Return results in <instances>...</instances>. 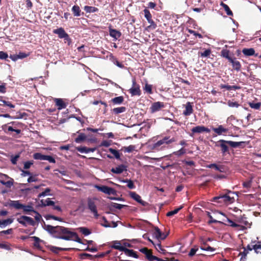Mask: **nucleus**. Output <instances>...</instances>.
<instances>
[{
  "label": "nucleus",
  "instance_id": "f257e3e1",
  "mask_svg": "<svg viewBox=\"0 0 261 261\" xmlns=\"http://www.w3.org/2000/svg\"><path fill=\"white\" fill-rule=\"evenodd\" d=\"M245 142H233L232 141H226L221 139L215 142V146L220 147L223 155H225L227 153H229V147L231 146L233 148L241 147L242 148L245 146Z\"/></svg>",
  "mask_w": 261,
  "mask_h": 261
},
{
  "label": "nucleus",
  "instance_id": "f03ea898",
  "mask_svg": "<svg viewBox=\"0 0 261 261\" xmlns=\"http://www.w3.org/2000/svg\"><path fill=\"white\" fill-rule=\"evenodd\" d=\"M233 194L234 193L230 191H227L226 193L221 194L218 196L213 197L212 201L225 204L232 203L234 201V198L233 196H231V194Z\"/></svg>",
  "mask_w": 261,
  "mask_h": 261
},
{
  "label": "nucleus",
  "instance_id": "7ed1b4c3",
  "mask_svg": "<svg viewBox=\"0 0 261 261\" xmlns=\"http://www.w3.org/2000/svg\"><path fill=\"white\" fill-rule=\"evenodd\" d=\"M73 235H75V232L71 231L70 228L60 226L58 233L55 236V237L66 241H71L73 239Z\"/></svg>",
  "mask_w": 261,
  "mask_h": 261
},
{
  "label": "nucleus",
  "instance_id": "20e7f679",
  "mask_svg": "<svg viewBox=\"0 0 261 261\" xmlns=\"http://www.w3.org/2000/svg\"><path fill=\"white\" fill-rule=\"evenodd\" d=\"M176 141L174 138H171L169 136H165L163 139L159 140L154 143L151 148L154 150H160L166 147V145H169Z\"/></svg>",
  "mask_w": 261,
  "mask_h": 261
},
{
  "label": "nucleus",
  "instance_id": "39448f33",
  "mask_svg": "<svg viewBox=\"0 0 261 261\" xmlns=\"http://www.w3.org/2000/svg\"><path fill=\"white\" fill-rule=\"evenodd\" d=\"M8 205L16 210L22 209L24 213L28 214L29 212H34V207L31 205H24L20 203L19 200H10Z\"/></svg>",
  "mask_w": 261,
  "mask_h": 261
},
{
  "label": "nucleus",
  "instance_id": "423d86ee",
  "mask_svg": "<svg viewBox=\"0 0 261 261\" xmlns=\"http://www.w3.org/2000/svg\"><path fill=\"white\" fill-rule=\"evenodd\" d=\"M97 200V199L96 198L88 197L87 198L88 208L90 210L91 213L93 214L94 217L96 219H97L99 217V214H98L97 206L95 202V201Z\"/></svg>",
  "mask_w": 261,
  "mask_h": 261
},
{
  "label": "nucleus",
  "instance_id": "0eeeda50",
  "mask_svg": "<svg viewBox=\"0 0 261 261\" xmlns=\"http://www.w3.org/2000/svg\"><path fill=\"white\" fill-rule=\"evenodd\" d=\"M95 188L99 191H100L109 195H117L116 190L113 188L109 187L107 186H99L97 185H95Z\"/></svg>",
  "mask_w": 261,
  "mask_h": 261
},
{
  "label": "nucleus",
  "instance_id": "6e6552de",
  "mask_svg": "<svg viewBox=\"0 0 261 261\" xmlns=\"http://www.w3.org/2000/svg\"><path fill=\"white\" fill-rule=\"evenodd\" d=\"M129 93L132 96H140L141 95V91L140 90V86L136 83L135 79L132 80V87L128 90Z\"/></svg>",
  "mask_w": 261,
  "mask_h": 261
},
{
  "label": "nucleus",
  "instance_id": "1a4fd4ad",
  "mask_svg": "<svg viewBox=\"0 0 261 261\" xmlns=\"http://www.w3.org/2000/svg\"><path fill=\"white\" fill-rule=\"evenodd\" d=\"M129 194L132 198L137 201L142 205L145 206L148 205V202L142 200L141 196L135 192H130Z\"/></svg>",
  "mask_w": 261,
  "mask_h": 261
},
{
  "label": "nucleus",
  "instance_id": "9d476101",
  "mask_svg": "<svg viewBox=\"0 0 261 261\" xmlns=\"http://www.w3.org/2000/svg\"><path fill=\"white\" fill-rule=\"evenodd\" d=\"M221 224H223L225 225H227L229 226H231L232 227H237L239 229H241L243 226L240 224H238L231 220L229 219V218L226 217L225 219H223V221H222V223Z\"/></svg>",
  "mask_w": 261,
  "mask_h": 261
},
{
  "label": "nucleus",
  "instance_id": "9b49d317",
  "mask_svg": "<svg viewBox=\"0 0 261 261\" xmlns=\"http://www.w3.org/2000/svg\"><path fill=\"white\" fill-rule=\"evenodd\" d=\"M164 102L158 101L153 103L150 109L151 113H154L160 111L162 108H164Z\"/></svg>",
  "mask_w": 261,
  "mask_h": 261
},
{
  "label": "nucleus",
  "instance_id": "f8f14e48",
  "mask_svg": "<svg viewBox=\"0 0 261 261\" xmlns=\"http://www.w3.org/2000/svg\"><path fill=\"white\" fill-rule=\"evenodd\" d=\"M228 61L231 64L232 67L234 70L237 71L241 70L242 67L241 64L235 57H232Z\"/></svg>",
  "mask_w": 261,
  "mask_h": 261
},
{
  "label": "nucleus",
  "instance_id": "ddd939ff",
  "mask_svg": "<svg viewBox=\"0 0 261 261\" xmlns=\"http://www.w3.org/2000/svg\"><path fill=\"white\" fill-rule=\"evenodd\" d=\"M191 131L193 134L201 133L203 132L210 133V129L204 126L198 125L193 127L192 129H191Z\"/></svg>",
  "mask_w": 261,
  "mask_h": 261
},
{
  "label": "nucleus",
  "instance_id": "4468645a",
  "mask_svg": "<svg viewBox=\"0 0 261 261\" xmlns=\"http://www.w3.org/2000/svg\"><path fill=\"white\" fill-rule=\"evenodd\" d=\"M60 226H53L50 225H45L44 229L51 234H54V236L57 235L59 228Z\"/></svg>",
  "mask_w": 261,
  "mask_h": 261
},
{
  "label": "nucleus",
  "instance_id": "2eb2a0df",
  "mask_svg": "<svg viewBox=\"0 0 261 261\" xmlns=\"http://www.w3.org/2000/svg\"><path fill=\"white\" fill-rule=\"evenodd\" d=\"M140 251L145 255L146 258L149 261H152V258L154 255L152 254V253L151 250H149L147 248L144 247L140 249Z\"/></svg>",
  "mask_w": 261,
  "mask_h": 261
},
{
  "label": "nucleus",
  "instance_id": "dca6fc26",
  "mask_svg": "<svg viewBox=\"0 0 261 261\" xmlns=\"http://www.w3.org/2000/svg\"><path fill=\"white\" fill-rule=\"evenodd\" d=\"M242 53L246 57L254 56H258V54H255V50L253 48H244L242 49Z\"/></svg>",
  "mask_w": 261,
  "mask_h": 261
},
{
  "label": "nucleus",
  "instance_id": "f3484780",
  "mask_svg": "<svg viewBox=\"0 0 261 261\" xmlns=\"http://www.w3.org/2000/svg\"><path fill=\"white\" fill-rule=\"evenodd\" d=\"M109 34L111 37L113 38L115 40H117L121 36V33L116 29L109 28Z\"/></svg>",
  "mask_w": 261,
  "mask_h": 261
},
{
  "label": "nucleus",
  "instance_id": "a211bd4d",
  "mask_svg": "<svg viewBox=\"0 0 261 261\" xmlns=\"http://www.w3.org/2000/svg\"><path fill=\"white\" fill-rule=\"evenodd\" d=\"M185 110L183 112V114L186 116H189L192 114L193 112V106L190 102H187L186 107Z\"/></svg>",
  "mask_w": 261,
  "mask_h": 261
},
{
  "label": "nucleus",
  "instance_id": "6ab92c4d",
  "mask_svg": "<svg viewBox=\"0 0 261 261\" xmlns=\"http://www.w3.org/2000/svg\"><path fill=\"white\" fill-rule=\"evenodd\" d=\"M125 170H126V166L122 164L116 167L115 168H112L111 171L114 173L121 174Z\"/></svg>",
  "mask_w": 261,
  "mask_h": 261
},
{
  "label": "nucleus",
  "instance_id": "aec40b11",
  "mask_svg": "<svg viewBox=\"0 0 261 261\" xmlns=\"http://www.w3.org/2000/svg\"><path fill=\"white\" fill-rule=\"evenodd\" d=\"M54 34H57L59 38L62 39L63 37L66 36L67 34L63 28H59L57 29H55L53 31Z\"/></svg>",
  "mask_w": 261,
  "mask_h": 261
},
{
  "label": "nucleus",
  "instance_id": "412c9836",
  "mask_svg": "<svg viewBox=\"0 0 261 261\" xmlns=\"http://www.w3.org/2000/svg\"><path fill=\"white\" fill-rule=\"evenodd\" d=\"M213 130L218 135H222L228 132V129L224 128L223 125H220L218 127L213 128Z\"/></svg>",
  "mask_w": 261,
  "mask_h": 261
},
{
  "label": "nucleus",
  "instance_id": "4be33fe9",
  "mask_svg": "<svg viewBox=\"0 0 261 261\" xmlns=\"http://www.w3.org/2000/svg\"><path fill=\"white\" fill-rule=\"evenodd\" d=\"M122 251L124 252L125 255L128 256L133 257L135 258H138L139 257V256L137 254L136 252L134 250L129 249L124 247Z\"/></svg>",
  "mask_w": 261,
  "mask_h": 261
},
{
  "label": "nucleus",
  "instance_id": "5701e85b",
  "mask_svg": "<svg viewBox=\"0 0 261 261\" xmlns=\"http://www.w3.org/2000/svg\"><path fill=\"white\" fill-rule=\"evenodd\" d=\"M112 248L122 251L124 246H121V243L119 241H114L112 242V245L111 246Z\"/></svg>",
  "mask_w": 261,
  "mask_h": 261
},
{
  "label": "nucleus",
  "instance_id": "b1692460",
  "mask_svg": "<svg viewBox=\"0 0 261 261\" xmlns=\"http://www.w3.org/2000/svg\"><path fill=\"white\" fill-rule=\"evenodd\" d=\"M55 202L51 200L50 198H47L45 200L41 199L39 205L41 207H45L46 206L54 205Z\"/></svg>",
  "mask_w": 261,
  "mask_h": 261
},
{
  "label": "nucleus",
  "instance_id": "393cba45",
  "mask_svg": "<svg viewBox=\"0 0 261 261\" xmlns=\"http://www.w3.org/2000/svg\"><path fill=\"white\" fill-rule=\"evenodd\" d=\"M219 87L221 89H226L227 90H239L241 88V87L239 86L233 85V86H229L224 84H221L219 86Z\"/></svg>",
  "mask_w": 261,
  "mask_h": 261
},
{
  "label": "nucleus",
  "instance_id": "a878e982",
  "mask_svg": "<svg viewBox=\"0 0 261 261\" xmlns=\"http://www.w3.org/2000/svg\"><path fill=\"white\" fill-rule=\"evenodd\" d=\"M55 102L59 110L64 109L66 107V105L64 101L61 98H55Z\"/></svg>",
  "mask_w": 261,
  "mask_h": 261
},
{
  "label": "nucleus",
  "instance_id": "bb28decb",
  "mask_svg": "<svg viewBox=\"0 0 261 261\" xmlns=\"http://www.w3.org/2000/svg\"><path fill=\"white\" fill-rule=\"evenodd\" d=\"M153 236L158 240H164L165 239V237L162 236V231L158 227H155L154 229V231L153 233Z\"/></svg>",
  "mask_w": 261,
  "mask_h": 261
},
{
  "label": "nucleus",
  "instance_id": "cd10ccee",
  "mask_svg": "<svg viewBox=\"0 0 261 261\" xmlns=\"http://www.w3.org/2000/svg\"><path fill=\"white\" fill-rule=\"evenodd\" d=\"M71 10L74 16L77 17L81 16V14H84V12L81 13L80 7L77 5H74L72 8Z\"/></svg>",
  "mask_w": 261,
  "mask_h": 261
},
{
  "label": "nucleus",
  "instance_id": "c85d7f7f",
  "mask_svg": "<svg viewBox=\"0 0 261 261\" xmlns=\"http://www.w3.org/2000/svg\"><path fill=\"white\" fill-rule=\"evenodd\" d=\"M79 135L75 139V142L76 143H80L86 140L87 136L84 133H80L79 131L77 132Z\"/></svg>",
  "mask_w": 261,
  "mask_h": 261
},
{
  "label": "nucleus",
  "instance_id": "c756f323",
  "mask_svg": "<svg viewBox=\"0 0 261 261\" xmlns=\"http://www.w3.org/2000/svg\"><path fill=\"white\" fill-rule=\"evenodd\" d=\"M114 105H120L124 101V97L122 96L114 97L111 100Z\"/></svg>",
  "mask_w": 261,
  "mask_h": 261
},
{
  "label": "nucleus",
  "instance_id": "7c9ffc66",
  "mask_svg": "<svg viewBox=\"0 0 261 261\" xmlns=\"http://www.w3.org/2000/svg\"><path fill=\"white\" fill-rule=\"evenodd\" d=\"M221 56L228 60V61L232 57L230 56V51L226 49H222L220 52Z\"/></svg>",
  "mask_w": 261,
  "mask_h": 261
},
{
  "label": "nucleus",
  "instance_id": "2f4dec72",
  "mask_svg": "<svg viewBox=\"0 0 261 261\" xmlns=\"http://www.w3.org/2000/svg\"><path fill=\"white\" fill-rule=\"evenodd\" d=\"M70 248H60L56 246H50V250L55 253H58L60 251H67L70 250Z\"/></svg>",
  "mask_w": 261,
  "mask_h": 261
},
{
  "label": "nucleus",
  "instance_id": "473e14b6",
  "mask_svg": "<svg viewBox=\"0 0 261 261\" xmlns=\"http://www.w3.org/2000/svg\"><path fill=\"white\" fill-rule=\"evenodd\" d=\"M126 109L125 107H121L114 108L112 110V113L115 115H118L119 114L124 112Z\"/></svg>",
  "mask_w": 261,
  "mask_h": 261
},
{
  "label": "nucleus",
  "instance_id": "72a5a7b5",
  "mask_svg": "<svg viewBox=\"0 0 261 261\" xmlns=\"http://www.w3.org/2000/svg\"><path fill=\"white\" fill-rule=\"evenodd\" d=\"M31 238L34 241V246L37 249H40L41 246L40 243L42 241L36 236L32 237Z\"/></svg>",
  "mask_w": 261,
  "mask_h": 261
},
{
  "label": "nucleus",
  "instance_id": "f704fd0d",
  "mask_svg": "<svg viewBox=\"0 0 261 261\" xmlns=\"http://www.w3.org/2000/svg\"><path fill=\"white\" fill-rule=\"evenodd\" d=\"M136 146L133 145H130L127 147H123L122 150L125 152H132L136 150Z\"/></svg>",
  "mask_w": 261,
  "mask_h": 261
},
{
  "label": "nucleus",
  "instance_id": "c9c22d12",
  "mask_svg": "<svg viewBox=\"0 0 261 261\" xmlns=\"http://www.w3.org/2000/svg\"><path fill=\"white\" fill-rule=\"evenodd\" d=\"M77 229L84 236H88L91 233V230L87 227H81Z\"/></svg>",
  "mask_w": 261,
  "mask_h": 261
},
{
  "label": "nucleus",
  "instance_id": "e433bc0d",
  "mask_svg": "<svg viewBox=\"0 0 261 261\" xmlns=\"http://www.w3.org/2000/svg\"><path fill=\"white\" fill-rule=\"evenodd\" d=\"M84 10L87 13H93L97 12L98 9L97 8L95 7L86 6L84 7Z\"/></svg>",
  "mask_w": 261,
  "mask_h": 261
},
{
  "label": "nucleus",
  "instance_id": "4c0bfd02",
  "mask_svg": "<svg viewBox=\"0 0 261 261\" xmlns=\"http://www.w3.org/2000/svg\"><path fill=\"white\" fill-rule=\"evenodd\" d=\"M22 218L25 221L26 223H28L32 226L35 225V222L32 218L26 216H22Z\"/></svg>",
  "mask_w": 261,
  "mask_h": 261
},
{
  "label": "nucleus",
  "instance_id": "58836bf2",
  "mask_svg": "<svg viewBox=\"0 0 261 261\" xmlns=\"http://www.w3.org/2000/svg\"><path fill=\"white\" fill-rule=\"evenodd\" d=\"M221 6L223 8V9H224L226 14L228 15H229V16L233 15L232 12L231 11V10L230 9L229 7H228V6L227 5L222 2L221 4Z\"/></svg>",
  "mask_w": 261,
  "mask_h": 261
},
{
  "label": "nucleus",
  "instance_id": "ea45409f",
  "mask_svg": "<svg viewBox=\"0 0 261 261\" xmlns=\"http://www.w3.org/2000/svg\"><path fill=\"white\" fill-rule=\"evenodd\" d=\"M122 182H127V187L130 189H134L135 188V186L134 184V182L131 179H123L121 180Z\"/></svg>",
  "mask_w": 261,
  "mask_h": 261
},
{
  "label": "nucleus",
  "instance_id": "a19ab883",
  "mask_svg": "<svg viewBox=\"0 0 261 261\" xmlns=\"http://www.w3.org/2000/svg\"><path fill=\"white\" fill-rule=\"evenodd\" d=\"M212 53L211 49H205L203 52H199L198 53L199 56L201 57H206L208 58Z\"/></svg>",
  "mask_w": 261,
  "mask_h": 261
},
{
  "label": "nucleus",
  "instance_id": "79ce46f5",
  "mask_svg": "<svg viewBox=\"0 0 261 261\" xmlns=\"http://www.w3.org/2000/svg\"><path fill=\"white\" fill-rule=\"evenodd\" d=\"M154 246L158 251L163 254H166L167 251L165 249L162 248L161 243H158L156 245L154 244Z\"/></svg>",
  "mask_w": 261,
  "mask_h": 261
},
{
  "label": "nucleus",
  "instance_id": "37998d69",
  "mask_svg": "<svg viewBox=\"0 0 261 261\" xmlns=\"http://www.w3.org/2000/svg\"><path fill=\"white\" fill-rule=\"evenodd\" d=\"M144 90L148 94H152V86L151 85L146 83L144 87L143 88Z\"/></svg>",
  "mask_w": 261,
  "mask_h": 261
},
{
  "label": "nucleus",
  "instance_id": "c03bdc74",
  "mask_svg": "<svg viewBox=\"0 0 261 261\" xmlns=\"http://www.w3.org/2000/svg\"><path fill=\"white\" fill-rule=\"evenodd\" d=\"M0 182L7 188H11L13 185V179L11 178V180L7 181H5L3 180H0Z\"/></svg>",
  "mask_w": 261,
  "mask_h": 261
},
{
  "label": "nucleus",
  "instance_id": "a18cd8bd",
  "mask_svg": "<svg viewBox=\"0 0 261 261\" xmlns=\"http://www.w3.org/2000/svg\"><path fill=\"white\" fill-rule=\"evenodd\" d=\"M249 107L255 110H259L261 106V102L257 103H253V102H249L248 103Z\"/></svg>",
  "mask_w": 261,
  "mask_h": 261
},
{
  "label": "nucleus",
  "instance_id": "49530a36",
  "mask_svg": "<svg viewBox=\"0 0 261 261\" xmlns=\"http://www.w3.org/2000/svg\"><path fill=\"white\" fill-rule=\"evenodd\" d=\"M45 155L41 154L39 152L35 153L33 154V158L38 160H44Z\"/></svg>",
  "mask_w": 261,
  "mask_h": 261
},
{
  "label": "nucleus",
  "instance_id": "de8ad7c7",
  "mask_svg": "<svg viewBox=\"0 0 261 261\" xmlns=\"http://www.w3.org/2000/svg\"><path fill=\"white\" fill-rule=\"evenodd\" d=\"M182 208V206H180L179 207H178L176 209H175L173 211H170L168 212L166 214V216L168 217H171L175 214H177L181 208Z\"/></svg>",
  "mask_w": 261,
  "mask_h": 261
},
{
  "label": "nucleus",
  "instance_id": "09e8293b",
  "mask_svg": "<svg viewBox=\"0 0 261 261\" xmlns=\"http://www.w3.org/2000/svg\"><path fill=\"white\" fill-rule=\"evenodd\" d=\"M147 21L150 23V25L147 27L148 29L154 30L156 28L157 25L152 18L148 20Z\"/></svg>",
  "mask_w": 261,
  "mask_h": 261
},
{
  "label": "nucleus",
  "instance_id": "8fccbe9b",
  "mask_svg": "<svg viewBox=\"0 0 261 261\" xmlns=\"http://www.w3.org/2000/svg\"><path fill=\"white\" fill-rule=\"evenodd\" d=\"M227 105L229 107L232 108H238L240 107V105L237 101H232L230 100H228Z\"/></svg>",
  "mask_w": 261,
  "mask_h": 261
},
{
  "label": "nucleus",
  "instance_id": "3c124183",
  "mask_svg": "<svg viewBox=\"0 0 261 261\" xmlns=\"http://www.w3.org/2000/svg\"><path fill=\"white\" fill-rule=\"evenodd\" d=\"M186 152V150L184 148H181L179 150L174 151L173 153L176 156H181L182 155L185 154Z\"/></svg>",
  "mask_w": 261,
  "mask_h": 261
},
{
  "label": "nucleus",
  "instance_id": "603ef678",
  "mask_svg": "<svg viewBox=\"0 0 261 261\" xmlns=\"http://www.w3.org/2000/svg\"><path fill=\"white\" fill-rule=\"evenodd\" d=\"M109 150L111 153H112L114 155V156L117 159H120V154H119L118 151H117L113 148H109Z\"/></svg>",
  "mask_w": 261,
  "mask_h": 261
},
{
  "label": "nucleus",
  "instance_id": "864d4df0",
  "mask_svg": "<svg viewBox=\"0 0 261 261\" xmlns=\"http://www.w3.org/2000/svg\"><path fill=\"white\" fill-rule=\"evenodd\" d=\"M207 216H208L210 218V220L208 221V223H219L220 224L222 223V221H218L215 219H214L213 217L211 215L210 213L209 212H207Z\"/></svg>",
  "mask_w": 261,
  "mask_h": 261
},
{
  "label": "nucleus",
  "instance_id": "5fc2aeb1",
  "mask_svg": "<svg viewBox=\"0 0 261 261\" xmlns=\"http://www.w3.org/2000/svg\"><path fill=\"white\" fill-rule=\"evenodd\" d=\"M13 221V219L8 218L6 220H4L3 221H1V226L2 225L7 226V225L11 224Z\"/></svg>",
  "mask_w": 261,
  "mask_h": 261
},
{
  "label": "nucleus",
  "instance_id": "6e6d98bb",
  "mask_svg": "<svg viewBox=\"0 0 261 261\" xmlns=\"http://www.w3.org/2000/svg\"><path fill=\"white\" fill-rule=\"evenodd\" d=\"M144 16L147 20L152 18V15L150 13L149 11L147 9H145L144 10Z\"/></svg>",
  "mask_w": 261,
  "mask_h": 261
},
{
  "label": "nucleus",
  "instance_id": "4d7b16f0",
  "mask_svg": "<svg viewBox=\"0 0 261 261\" xmlns=\"http://www.w3.org/2000/svg\"><path fill=\"white\" fill-rule=\"evenodd\" d=\"M38 180L37 175H31L28 179V182L30 183L32 182H35Z\"/></svg>",
  "mask_w": 261,
  "mask_h": 261
},
{
  "label": "nucleus",
  "instance_id": "13d9d810",
  "mask_svg": "<svg viewBox=\"0 0 261 261\" xmlns=\"http://www.w3.org/2000/svg\"><path fill=\"white\" fill-rule=\"evenodd\" d=\"M111 206L113 207L116 208V209H118V210H121L123 207L126 206V205H123V204H119V203H114V202H112L111 203Z\"/></svg>",
  "mask_w": 261,
  "mask_h": 261
},
{
  "label": "nucleus",
  "instance_id": "bf43d9fd",
  "mask_svg": "<svg viewBox=\"0 0 261 261\" xmlns=\"http://www.w3.org/2000/svg\"><path fill=\"white\" fill-rule=\"evenodd\" d=\"M217 171L220 172L225 173L228 171V168L224 165H219Z\"/></svg>",
  "mask_w": 261,
  "mask_h": 261
},
{
  "label": "nucleus",
  "instance_id": "052dcab7",
  "mask_svg": "<svg viewBox=\"0 0 261 261\" xmlns=\"http://www.w3.org/2000/svg\"><path fill=\"white\" fill-rule=\"evenodd\" d=\"M62 39H64V43H67L68 45H70L71 43V39L69 37V36L68 34L66 35V36L63 37Z\"/></svg>",
  "mask_w": 261,
  "mask_h": 261
},
{
  "label": "nucleus",
  "instance_id": "680f3d73",
  "mask_svg": "<svg viewBox=\"0 0 261 261\" xmlns=\"http://www.w3.org/2000/svg\"><path fill=\"white\" fill-rule=\"evenodd\" d=\"M75 235L73 236V239L71 241L76 242L80 244H83L82 240L79 237L76 232H75Z\"/></svg>",
  "mask_w": 261,
  "mask_h": 261
},
{
  "label": "nucleus",
  "instance_id": "e2e57ef3",
  "mask_svg": "<svg viewBox=\"0 0 261 261\" xmlns=\"http://www.w3.org/2000/svg\"><path fill=\"white\" fill-rule=\"evenodd\" d=\"M44 160L48 161L49 162L52 163H56L55 159L53 156H51L50 155H45Z\"/></svg>",
  "mask_w": 261,
  "mask_h": 261
},
{
  "label": "nucleus",
  "instance_id": "0e129e2a",
  "mask_svg": "<svg viewBox=\"0 0 261 261\" xmlns=\"http://www.w3.org/2000/svg\"><path fill=\"white\" fill-rule=\"evenodd\" d=\"M200 249L201 250H205V251H214L216 250L215 248L211 247L208 245H207L206 247L201 246Z\"/></svg>",
  "mask_w": 261,
  "mask_h": 261
},
{
  "label": "nucleus",
  "instance_id": "69168bd1",
  "mask_svg": "<svg viewBox=\"0 0 261 261\" xmlns=\"http://www.w3.org/2000/svg\"><path fill=\"white\" fill-rule=\"evenodd\" d=\"M76 149L81 153H87V147H85V146L76 147Z\"/></svg>",
  "mask_w": 261,
  "mask_h": 261
},
{
  "label": "nucleus",
  "instance_id": "338daca9",
  "mask_svg": "<svg viewBox=\"0 0 261 261\" xmlns=\"http://www.w3.org/2000/svg\"><path fill=\"white\" fill-rule=\"evenodd\" d=\"M50 192V189L48 188L45 189V190H44V191L40 193L39 195H38V197H42V196H45L46 195H47L49 194V193Z\"/></svg>",
  "mask_w": 261,
  "mask_h": 261
},
{
  "label": "nucleus",
  "instance_id": "774afa93",
  "mask_svg": "<svg viewBox=\"0 0 261 261\" xmlns=\"http://www.w3.org/2000/svg\"><path fill=\"white\" fill-rule=\"evenodd\" d=\"M198 250V247H197L196 246H195L194 248H192L190 250V251L188 254V255L191 257L194 256Z\"/></svg>",
  "mask_w": 261,
  "mask_h": 261
}]
</instances>
